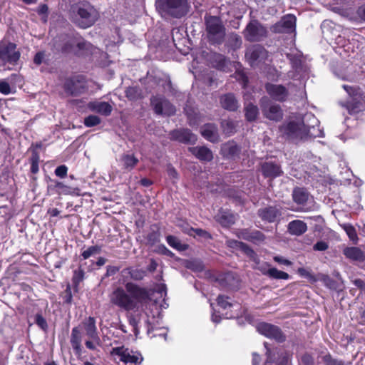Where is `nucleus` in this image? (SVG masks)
I'll return each mask as SVG.
<instances>
[{"mask_svg":"<svg viewBox=\"0 0 365 365\" xmlns=\"http://www.w3.org/2000/svg\"><path fill=\"white\" fill-rule=\"evenodd\" d=\"M110 302L125 311L137 309L151 299L148 291L133 282H128L125 288L117 287L109 295Z\"/></svg>","mask_w":365,"mask_h":365,"instance_id":"obj_1","label":"nucleus"},{"mask_svg":"<svg viewBox=\"0 0 365 365\" xmlns=\"http://www.w3.org/2000/svg\"><path fill=\"white\" fill-rule=\"evenodd\" d=\"M279 130L284 138L294 142L304 140L309 138L324 137V133L319 126L313 125L307 127L301 118L291 119L285 122L279 128Z\"/></svg>","mask_w":365,"mask_h":365,"instance_id":"obj_2","label":"nucleus"},{"mask_svg":"<svg viewBox=\"0 0 365 365\" xmlns=\"http://www.w3.org/2000/svg\"><path fill=\"white\" fill-rule=\"evenodd\" d=\"M155 6L159 14L165 18L168 16L180 18L187 11L185 0H157Z\"/></svg>","mask_w":365,"mask_h":365,"instance_id":"obj_3","label":"nucleus"},{"mask_svg":"<svg viewBox=\"0 0 365 365\" xmlns=\"http://www.w3.org/2000/svg\"><path fill=\"white\" fill-rule=\"evenodd\" d=\"M206 32L212 43L220 44L225 36V28L220 18L213 16L205 17Z\"/></svg>","mask_w":365,"mask_h":365,"instance_id":"obj_4","label":"nucleus"},{"mask_svg":"<svg viewBox=\"0 0 365 365\" xmlns=\"http://www.w3.org/2000/svg\"><path fill=\"white\" fill-rule=\"evenodd\" d=\"M72 9L78 16L76 21L81 28H88L94 24L96 14L94 9L89 4H76Z\"/></svg>","mask_w":365,"mask_h":365,"instance_id":"obj_5","label":"nucleus"},{"mask_svg":"<svg viewBox=\"0 0 365 365\" xmlns=\"http://www.w3.org/2000/svg\"><path fill=\"white\" fill-rule=\"evenodd\" d=\"M62 41L63 43L60 44L55 43L54 46L57 50H61L62 52L65 53L72 52L80 54L83 50L88 49L91 46L90 43L80 37L66 36L63 37Z\"/></svg>","mask_w":365,"mask_h":365,"instance_id":"obj_6","label":"nucleus"},{"mask_svg":"<svg viewBox=\"0 0 365 365\" xmlns=\"http://www.w3.org/2000/svg\"><path fill=\"white\" fill-rule=\"evenodd\" d=\"M110 355L115 360H119L124 364H140L143 360L141 354L125 346L113 348Z\"/></svg>","mask_w":365,"mask_h":365,"instance_id":"obj_7","label":"nucleus"},{"mask_svg":"<svg viewBox=\"0 0 365 365\" xmlns=\"http://www.w3.org/2000/svg\"><path fill=\"white\" fill-rule=\"evenodd\" d=\"M287 57L289 58L292 70L287 73V76L290 79L299 80L306 73V67L302 65L301 55L297 53H287Z\"/></svg>","mask_w":365,"mask_h":365,"instance_id":"obj_8","label":"nucleus"},{"mask_svg":"<svg viewBox=\"0 0 365 365\" xmlns=\"http://www.w3.org/2000/svg\"><path fill=\"white\" fill-rule=\"evenodd\" d=\"M20 52L14 43L0 41V59L6 63H15L20 58Z\"/></svg>","mask_w":365,"mask_h":365,"instance_id":"obj_9","label":"nucleus"},{"mask_svg":"<svg viewBox=\"0 0 365 365\" xmlns=\"http://www.w3.org/2000/svg\"><path fill=\"white\" fill-rule=\"evenodd\" d=\"M266 35V29L257 21L250 22L245 31V37L249 41H259Z\"/></svg>","mask_w":365,"mask_h":365,"instance_id":"obj_10","label":"nucleus"},{"mask_svg":"<svg viewBox=\"0 0 365 365\" xmlns=\"http://www.w3.org/2000/svg\"><path fill=\"white\" fill-rule=\"evenodd\" d=\"M264 346L267 355L265 365H289L290 354L288 352L278 349L270 351L267 346V343H264Z\"/></svg>","mask_w":365,"mask_h":365,"instance_id":"obj_11","label":"nucleus"},{"mask_svg":"<svg viewBox=\"0 0 365 365\" xmlns=\"http://www.w3.org/2000/svg\"><path fill=\"white\" fill-rule=\"evenodd\" d=\"M245 57L250 66L255 67L267 58V52L259 45L254 46L247 49Z\"/></svg>","mask_w":365,"mask_h":365,"instance_id":"obj_12","label":"nucleus"},{"mask_svg":"<svg viewBox=\"0 0 365 365\" xmlns=\"http://www.w3.org/2000/svg\"><path fill=\"white\" fill-rule=\"evenodd\" d=\"M151 104L158 114L170 115L175 113V107L162 96H155L151 99Z\"/></svg>","mask_w":365,"mask_h":365,"instance_id":"obj_13","label":"nucleus"},{"mask_svg":"<svg viewBox=\"0 0 365 365\" xmlns=\"http://www.w3.org/2000/svg\"><path fill=\"white\" fill-rule=\"evenodd\" d=\"M257 331L269 339H274L278 341L284 340V337L281 330L276 326L268 323H259L257 326Z\"/></svg>","mask_w":365,"mask_h":365,"instance_id":"obj_14","label":"nucleus"},{"mask_svg":"<svg viewBox=\"0 0 365 365\" xmlns=\"http://www.w3.org/2000/svg\"><path fill=\"white\" fill-rule=\"evenodd\" d=\"M296 20L295 16L292 14L286 15L274 26V29L279 33L295 32Z\"/></svg>","mask_w":365,"mask_h":365,"instance_id":"obj_15","label":"nucleus"},{"mask_svg":"<svg viewBox=\"0 0 365 365\" xmlns=\"http://www.w3.org/2000/svg\"><path fill=\"white\" fill-rule=\"evenodd\" d=\"M262 110L263 115L271 120L278 121L282 118V111L278 105L263 101L262 103Z\"/></svg>","mask_w":365,"mask_h":365,"instance_id":"obj_16","label":"nucleus"},{"mask_svg":"<svg viewBox=\"0 0 365 365\" xmlns=\"http://www.w3.org/2000/svg\"><path fill=\"white\" fill-rule=\"evenodd\" d=\"M266 90L268 94L275 101H283L288 96L287 88L282 85L267 83Z\"/></svg>","mask_w":365,"mask_h":365,"instance_id":"obj_17","label":"nucleus"},{"mask_svg":"<svg viewBox=\"0 0 365 365\" xmlns=\"http://www.w3.org/2000/svg\"><path fill=\"white\" fill-rule=\"evenodd\" d=\"M170 135L172 139L182 143H194L197 140L196 135L187 129L173 130Z\"/></svg>","mask_w":365,"mask_h":365,"instance_id":"obj_18","label":"nucleus"},{"mask_svg":"<svg viewBox=\"0 0 365 365\" xmlns=\"http://www.w3.org/2000/svg\"><path fill=\"white\" fill-rule=\"evenodd\" d=\"M88 108L106 116L109 115L112 111V106L108 103L102 101L90 102Z\"/></svg>","mask_w":365,"mask_h":365,"instance_id":"obj_19","label":"nucleus"},{"mask_svg":"<svg viewBox=\"0 0 365 365\" xmlns=\"http://www.w3.org/2000/svg\"><path fill=\"white\" fill-rule=\"evenodd\" d=\"M52 182H53V187L56 189V192L58 195H81L80 190L78 187H73L56 180L52 181Z\"/></svg>","mask_w":365,"mask_h":365,"instance_id":"obj_20","label":"nucleus"},{"mask_svg":"<svg viewBox=\"0 0 365 365\" xmlns=\"http://www.w3.org/2000/svg\"><path fill=\"white\" fill-rule=\"evenodd\" d=\"M200 132L202 135L210 142L215 143L218 140L217 128L214 124L209 123L203 125Z\"/></svg>","mask_w":365,"mask_h":365,"instance_id":"obj_21","label":"nucleus"},{"mask_svg":"<svg viewBox=\"0 0 365 365\" xmlns=\"http://www.w3.org/2000/svg\"><path fill=\"white\" fill-rule=\"evenodd\" d=\"M84 328L86 332V335L96 342H98L99 337L97 333V328L96 326V320L93 317H88L83 322Z\"/></svg>","mask_w":365,"mask_h":365,"instance_id":"obj_22","label":"nucleus"},{"mask_svg":"<svg viewBox=\"0 0 365 365\" xmlns=\"http://www.w3.org/2000/svg\"><path fill=\"white\" fill-rule=\"evenodd\" d=\"M262 171L265 177L276 178L282 174L280 167L272 162L263 163L262 165Z\"/></svg>","mask_w":365,"mask_h":365,"instance_id":"obj_23","label":"nucleus"},{"mask_svg":"<svg viewBox=\"0 0 365 365\" xmlns=\"http://www.w3.org/2000/svg\"><path fill=\"white\" fill-rule=\"evenodd\" d=\"M215 218L224 227H229L235 221V216L230 211L226 210H220Z\"/></svg>","mask_w":365,"mask_h":365,"instance_id":"obj_24","label":"nucleus"},{"mask_svg":"<svg viewBox=\"0 0 365 365\" xmlns=\"http://www.w3.org/2000/svg\"><path fill=\"white\" fill-rule=\"evenodd\" d=\"M307 230V224L302 220H295L288 224V231L291 235L299 236Z\"/></svg>","mask_w":365,"mask_h":365,"instance_id":"obj_25","label":"nucleus"},{"mask_svg":"<svg viewBox=\"0 0 365 365\" xmlns=\"http://www.w3.org/2000/svg\"><path fill=\"white\" fill-rule=\"evenodd\" d=\"M189 150L200 160L210 161L213 158L212 151L206 147H193Z\"/></svg>","mask_w":365,"mask_h":365,"instance_id":"obj_26","label":"nucleus"},{"mask_svg":"<svg viewBox=\"0 0 365 365\" xmlns=\"http://www.w3.org/2000/svg\"><path fill=\"white\" fill-rule=\"evenodd\" d=\"M343 253L347 258L351 260L363 262L365 259L364 253L359 247H346Z\"/></svg>","mask_w":365,"mask_h":365,"instance_id":"obj_27","label":"nucleus"},{"mask_svg":"<svg viewBox=\"0 0 365 365\" xmlns=\"http://www.w3.org/2000/svg\"><path fill=\"white\" fill-rule=\"evenodd\" d=\"M221 151L225 157L233 158L238 155L240 148L235 142L231 141L223 144L221 148Z\"/></svg>","mask_w":365,"mask_h":365,"instance_id":"obj_28","label":"nucleus"},{"mask_svg":"<svg viewBox=\"0 0 365 365\" xmlns=\"http://www.w3.org/2000/svg\"><path fill=\"white\" fill-rule=\"evenodd\" d=\"M222 106L230 110H235L238 108V102L232 94H226L221 97Z\"/></svg>","mask_w":365,"mask_h":365,"instance_id":"obj_29","label":"nucleus"},{"mask_svg":"<svg viewBox=\"0 0 365 365\" xmlns=\"http://www.w3.org/2000/svg\"><path fill=\"white\" fill-rule=\"evenodd\" d=\"M279 215V210L274 207H268L259 210L260 217L269 222H273Z\"/></svg>","mask_w":365,"mask_h":365,"instance_id":"obj_30","label":"nucleus"},{"mask_svg":"<svg viewBox=\"0 0 365 365\" xmlns=\"http://www.w3.org/2000/svg\"><path fill=\"white\" fill-rule=\"evenodd\" d=\"M214 66L223 71H228L229 66H231V62L228 61L225 56L215 54L213 57Z\"/></svg>","mask_w":365,"mask_h":365,"instance_id":"obj_31","label":"nucleus"},{"mask_svg":"<svg viewBox=\"0 0 365 365\" xmlns=\"http://www.w3.org/2000/svg\"><path fill=\"white\" fill-rule=\"evenodd\" d=\"M120 162L124 169L130 170L138 163V159L132 154H124L120 158Z\"/></svg>","mask_w":365,"mask_h":365,"instance_id":"obj_32","label":"nucleus"},{"mask_svg":"<svg viewBox=\"0 0 365 365\" xmlns=\"http://www.w3.org/2000/svg\"><path fill=\"white\" fill-rule=\"evenodd\" d=\"M292 197L295 202L302 205L308 200V193L302 188H295Z\"/></svg>","mask_w":365,"mask_h":365,"instance_id":"obj_33","label":"nucleus"},{"mask_svg":"<svg viewBox=\"0 0 365 365\" xmlns=\"http://www.w3.org/2000/svg\"><path fill=\"white\" fill-rule=\"evenodd\" d=\"M245 117L247 120L252 121L256 119L258 115V108L256 106L248 103L245 107Z\"/></svg>","mask_w":365,"mask_h":365,"instance_id":"obj_34","label":"nucleus"},{"mask_svg":"<svg viewBox=\"0 0 365 365\" xmlns=\"http://www.w3.org/2000/svg\"><path fill=\"white\" fill-rule=\"evenodd\" d=\"M267 272V276L272 279H288L289 277V275L287 272L278 270L276 268H269Z\"/></svg>","mask_w":365,"mask_h":365,"instance_id":"obj_35","label":"nucleus"},{"mask_svg":"<svg viewBox=\"0 0 365 365\" xmlns=\"http://www.w3.org/2000/svg\"><path fill=\"white\" fill-rule=\"evenodd\" d=\"M166 287L165 284H159L158 287L155 289V290L153 292V294H157L158 299H154V303L155 304L160 303V299L163 302L165 301V297L166 296Z\"/></svg>","mask_w":365,"mask_h":365,"instance_id":"obj_36","label":"nucleus"},{"mask_svg":"<svg viewBox=\"0 0 365 365\" xmlns=\"http://www.w3.org/2000/svg\"><path fill=\"white\" fill-rule=\"evenodd\" d=\"M125 95L131 101H135L142 97L140 90L136 86L128 88L125 91Z\"/></svg>","mask_w":365,"mask_h":365,"instance_id":"obj_37","label":"nucleus"},{"mask_svg":"<svg viewBox=\"0 0 365 365\" xmlns=\"http://www.w3.org/2000/svg\"><path fill=\"white\" fill-rule=\"evenodd\" d=\"M71 341L74 349H80L81 338L80 331L77 328H73L72 330Z\"/></svg>","mask_w":365,"mask_h":365,"instance_id":"obj_38","label":"nucleus"},{"mask_svg":"<svg viewBox=\"0 0 365 365\" xmlns=\"http://www.w3.org/2000/svg\"><path fill=\"white\" fill-rule=\"evenodd\" d=\"M166 240H167V242L168 244L176 249V250H185V246L184 245H182L180 240L174 237V236H172V235H168L167 237H166Z\"/></svg>","mask_w":365,"mask_h":365,"instance_id":"obj_39","label":"nucleus"},{"mask_svg":"<svg viewBox=\"0 0 365 365\" xmlns=\"http://www.w3.org/2000/svg\"><path fill=\"white\" fill-rule=\"evenodd\" d=\"M229 297L224 295H219L217 298V304L222 309H227L228 307H238L237 304H233L229 301Z\"/></svg>","mask_w":365,"mask_h":365,"instance_id":"obj_40","label":"nucleus"},{"mask_svg":"<svg viewBox=\"0 0 365 365\" xmlns=\"http://www.w3.org/2000/svg\"><path fill=\"white\" fill-rule=\"evenodd\" d=\"M101 251V247L98 245L89 247L86 250L83 251L82 253V257L84 259L89 258L91 256L98 255Z\"/></svg>","mask_w":365,"mask_h":365,"instance_id":"obj_41","label":"nucleus"},{"mask_svg":"<svg viewBox=\"0 0 365 365\" xmlns=\"http://www.w3.org/2000/svg\"><path fill=\"white\" fill-rule=\"evenodd\" d=\"M222 127L227 134L230 135L235 133L236 123L231 120H225L222 122Z\"/></svg>","mask_w":365,"mask_h":365,"instance_id":"obj_42","label":"nucleus"},{"mask_svg":"<svg viewBox=\"0 0 365 365\" xmlns=\"http://www.w3.org/2000/svg\"><path fill=\"white\" fill-rule=\"evenodd\" d=\"M227 243L230 247H240L244 250L247 254H254V252L252 250H250L245 244L241 242L230 240H227Z\"/></svg>","mask_w":365,"mask_h":365,"instance_id":"obj_43","label":"nucleus"},{"mask_svg":"<svg viewBox=\"0 0 365 365\" xmlns=\"http://www.w3.org/2000/svg\"><path fill=\"white\" fill-rule=\"evenodd\" d=\"M127 271L130 277L135 280H140L145 276V272L142 269L130 268Z\"/></svg>","mask_w":365,"mask_h":365,"instance_id":"obj_44","label":"nucleus"},{"mask_svg":"<svg viewBox=\"0 0 365 365\" xmlns=\"http://www.w3.org/2000/svg\"><path fill=\"white\" fill-rule=\"evenodd\" d=\"M343 228L351 240L355 242L357 240L356 230L352 225L346 224L344 225Z\"/></svg>","mask_w":365,"mask_h":365,"instance_id":"obj_45","label":"nucleus"},{"mask_svg":"<svg viewBox=\"0 0 365 365\" xmlns=\"http://www.w3.org/2000/svg\"><path fill=\"white\" fill-rule=\"evenodd\" d=\"M100 123V118L93 115H91L84 119V124L87 127H93L98 125Z\"/></svg>","mask_w":365,"mask_h":365,"instance_id":"obj_46","label":"nucleus"},{"mask_svg":"<svg viewBox=\"0 0 365 365\" xmlns=\"http://www.w3.org/2000/svg\"><path fill=\"white\" fill-rule=\"evenodd\" d=\"M230 46L234 48L237 49L242 45V40L240 36L237 34H231L230 36Z\"/></svg>","mask_w":365,"mask_h":365,"instance_id":"obj_47","label":"nucleus"},{"mask_svg":"<svg viewBox=\"0 0 365 365\" xmlns=\"http://www.w3.org/2000/svg\"><path fill=\"white\" fill-rule=\"evenodd\" d=\"M68 168L64 165H60L55 170V175L61 178H64L67 175Z\"/></svg>","mask_w":365,"mask_h":365,"instance_id":"obj_48","label":"nucleus"},{"mask_svg":"<svg viewBox=\"0 0 365 365\" xmlns=\"http://www.w3.org/2000/svg\"><path fill=\"white\" fill-rule=\"evenodd\" d=\"M0 93L4 95H8L11 93L10 86L5 80L0 81Z\"/></svg>","mask_w":365,"mask_h":365,"instance_id":"obj_49","label":"nucleus"},{"mask_svg":"<svg viewBox=\"0 0 365 365\" xmlns=\"http://www.w3.org/2000/svg\"><path fill=\"white\" fill-rule=\"evenodd\" d=\"M264 240V235L259 231L251 232L250 240L255 242H262Z\"/></svg>","mask_w":365,"mask_h":365,"instance_id":"obj_50","label":"nucleus"},{"mask_svg":"<svg viewBox=\"0 0 365 365\" xmlns=\"http://www.w3.org/2000/svg\"><path fill=\"white\" fill-rule=\"evenodd\" d=\"M329 247L328 244L324 241L317 242L313 247V249L316 251H324Z\"/></svg>","mask_w":365,"mask_h":365,"instance_id":"obj_51","label":"nucleus"},{"mask_svg":"<svg viewBox=\"0 0 365 365\" xmlns=\"http://www.w3.org/2000/svg\"><path fill=\"white\" fill-rule=\"evenodd\" d=\"M83 278V272L81 269L75 270L73 280L76 284H78L81 281H82Z\"/></svg>","mask_w":365,"mask_h":365,"instance_id":"obj_52","label":"nucleus"},{"mask_svg":"<svg viewBox=\"0 0 365 365\" xmlns=\"http://www.w3.org/2000/svg\"><path fill=\"white\" fill-rule=\"evenodd\" d=\"M36 322L43 329H45L47 327V323H46V320L41 315L36 316Z\"/></svg>","mask_w":365,"mask_h":365,"instance_id":"obj_53","label":"nucleus"},{"mask_svg":"<svg viewBox=\"0 0 365 365\" xmlns=\"http://www.w3.org/2000/svg\"><path fill=\"white\" fill-rule=\"evenodd\" d=\"M300 361L304 365H311L313 362V359L309 354H305L301 357Z\"/></svg>","mask_w":365,"mask_h":365,"instance_id":"obj_54","label":"nucleus"},{"mask_svg":"<svg viewBox=\"0 0 365 365\" xmlns=\"http://www.w3.org/2000/svg\"><path fill=\"white\" fill-rule=\"evenodd\" d=\"M273 259L276 262L279 264H284L287 266H289L292 264V262L289 260L284 259V257L280 256H275L274 257Z\"/></svg>","mask_w":365,"mask_h":365,"instance_id":"obj_55","label":"nucleus"},{"mask_svg":"<svg viewBox=\"0 0 365 365\" xmlns=\"http://www.w3.org/2000/svg\"><path fill=\"white\" fill-rule=\"evenodd\" d=\"M44 58H45V54L43 52H38L36 54L34 58V62L36 64V65H40L41 63H42V62L44 60Z\"/></svg>","mask_w":365,"mask_h":365,"instance_id":"obj_56","label":"nucleus"},{"mask_svg":"<svg viewBox=\"0 0 365 365\" xmlns=\"http://www.w3.org/2000/svg\"><path fill=\"white\" fill-rule=\"evenodd\" d=\"M250 235H251V232H249L247 230H241L238 235L240 238H242V239H244L246 240H250Z\"/></svg>","mask_w":365,"mask_h":365,"instance_id":"obj_57","label":"nucleus"},{"mask_svg":"<svg viewBox=\"0 0 365 365\" xmlns=\"http://www.w3.org/2000/svg\"><path fill=\"white\" fill-rule=\"evenodd\" d=\"M196 235L201 236L204 238H210V235L205 230L201 229H196L193 230Z\"/></svg>","mask_w":365,"mask_h":365,"instance_id":"obj_58","label":"nucleus"},{"mask_svg":"<svg viewBox=\"0 0 365 365\" xmlns=\"http://www.w3.org/2000/svg\"><path fill=\"white\" fill-rule=\"evenodd\" d=\"M129 322H130V325H132L133 327L135 334L137 335L138 333V321L134 317H130L129 319Z\"/></svg>","mask_w":365,"mask_h":365,"instance_id":"obj_59","label":"nucleus"},{"mask_svg":"<svg viewBox=\"0 0 365 365\" xmlns=\"http://www.w3.org/2000/svg\"><path fill=\"white\" fill-rule=\"evenodd\" d=\"M168 174L169 177L172 179L178 178V173L177 171L172 167L168 168Z\"/></svg>","mask_w":365,"mask_h":365,"instance_id":"obj_60","label":"nucleus"},{"mask_svg":"<svg viewBox=\"0 0 365 365\" xmlns=\"http://www.w3.org/2000/svg\"><path fill=\"white\" fill-rule=\"evenodd\" d=\"M31 170L33 173H36L38 171V165L37 159H33Z\"/></svg>","mask_w":365,"mask_h":365,"instance_id":"obj_61","label":"nucleus"},{"mask_svg":"<svg viewBox=\"0 0 365 365\" xmlns=\"http://www.w3.org/2000/svg\"><path fill=\"white\" fill-rule=\"evenodd\" d=\"M298 273L301 276H303V277H307V278L312 277V274H310V272H308L304 268H299L298 269Z\"/></svg>","mask_w":365,"mask_h":365,"instance_id":"obj_62","label":"nucleus"},{"mask_svg":"<svg viewBox=\"0 0 365 365\" xmlns=\"http://www.w3.org/2000/svg\"><path fill=\"white\" fill-rule=\"evenodd\" d=\"M157 267H158L157 262L154 259H151L150 264L148 267V271L153 272L157 269Z\"/></svg>","mask_w":365,"mask_h":365,"instance_id":"obj_63","label":"nucleus"},{"mask_svg":"<svg viewBox=\"0 0 365 365\" xmlns=\"http://www.w3.org/2000/svg\"><path fill=\"white\" fill-rule=\"evenodd\" d=\"M268 265L267 264H262V265H259L257 269H258L259 271H261V272L264 274V275H267L268 274V272H267V267Z\"/></svg>","mask_w":365,"mask_h":365,"instance_id":"obj_64","label":"nucleus"}]
</instances>
